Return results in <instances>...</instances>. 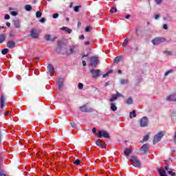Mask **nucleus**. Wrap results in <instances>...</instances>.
I'll use <instances>...</instances> for the list:
<instances>
[{
    "mask_svg": "<svg viewBox=\"0 0 176 176\" xmlns=\"http://www.w3.org/2000/svg\"><path fill=\"white\" fill-rule=\"evenodd\" d=\"M83 57H87V55H83V56H82V58H83Z\"/></svg>",
    "mask_w": 176,
    "mask_h": 176,
    "instance_id": "774afa93",
    "label": "nucleus"
},
{
    "mask_svg": "<svg viewBox=\"0 0 176 176\" xmlns=\"http://www.w3.org/2000/svg\"><path fill=\"white\" fill-rule=\"evenodd\" d=\"M47 69L49 71L48 75H50V76H53V75L52 74V72L54 71V67H53L52 64H50L47 66Z\"/></svg>",
    "mask_w": 176,
    "mask_h": 176,
    "instance_id": "f3484780",
    "label": "nucleus"
},
{
    "mask_svg": "<svg viewBox=\"0 0 176 176\" xmlns=\"http://www.w3.org/2000/svg\"><path fill=\"white\" fill-rule=\"evenodd\" d=\"M118 74H122V70H118Z\"/></svg>",
    "mask_w": 176,
    "mask_h": 176,
    "instance_id": "e2e57ef3",
    "label": "nucleus"
},
{
    "mask_svg": "<svg viewBox=\"0 0 176 176\" xmlns=\"http://www.w3.org/2000/svg\"><path fill=\"white\" fill-rule=\"evenodd\" d=\"M74 164H76V166H79V164H80V160H76L74 161Z\"/></svg>",
    "mask_w": 176,
    "mask_h": 176,
    "instance_id": "c9c22d12",
    "label": "nucleus"
},
{
    "mask_svg": "<svg viewBox=\"0 0 176 176\" xmlns=\"http://www.w3.org/2000/svg\"><path fill=\"white\" fill-rule=\"evenodd\" d=\"M131 119H133V118H135V116H137V113H135V110H133V111H131L130 113V115H129Z\"/></svg>",
    "mask_w": 176,
    "mask_h": 176,
    "instance_id": "bb28decb",
    "label": "nucleus"
},
{
    "mask_svg": "<svg viewBox=\"0 0 176 176\" xmlns=\"http://www.w3.org/2000/svg\"><path fill=\"white\" fill-rule=\"evenodd\" d=\"M45 41L53 42L54 39H57V37H52L51 34H45L44 36Z\"/></svg>",
    "mask_w": 176,
    "mask_h": 176,
    "instance_id": "4468645a",
    "label": "nucleus"
},
{
    "mask_svg": "<svg viewBox=\"0 0 176 176\" xmlns=\"http://www.w3.org/2000/svg\"><path fill=\"white\" fill-rule=\"evenodd\" d=\"M7 47H9V49H14V47H16V43L13 41H9L7 43Z\"/></svg>",
    "mask_w": 176,
    "mask_h": 176,
    "instance_id": "2eb2a0df",
    "label": "nucleus"
},
{
    "mask_svg": "<svg viewBox=\"0 0 176 176\" xmlns=\"http://www.w3.org/2000/svg\"><path fill=\"white\" fill-rule=\"evenodd\" d=\"M90 32V28L89 26H87L86 28H85V32Z\"/></svg>",
    "mask_w": 176,
    "mask_h": 176,
    "instance_id": "8fccbe9b",
    "label": "nucleus"
},
{
    "mask_svg": "<svg viewBox=\"0 0 176 176\" xmlns=\"http://www.w3.org/2000/svg\"><path fill=\"white\" fill-rule=\"evenodd\" d=\"M157 5H161L162 4V0H155Z\"/></svg>",
    "mask_w": 176,
    "mask_h": 176,
    "instance_id": "c03bdc74",
    "label": "nucleus"
},
{
    "mask_svg": "<svg viewBox=\"0 0 176 176\" xmlns=\"http://www.w3.org/2000/svg\"><path fill=\"white\" fill-rule=\"evenodd\" d=\"M10 113L9 111L6 112L5 116H8V115H9Z\"/></svg>",
    "mask_w": 176,
    "mask_h": 176,
    "instance_id": "052dcab7",
    "label": "nucleus"
},
{
    "mask_svg": "<svg viewBox=\"0 0 176 176\" xmlns=\"http://www.w3.org/2000/svg\"><path fill=\"white\" fill-rule=\"evenodd\" d=\"M148 140H149V135L147 134V135H146L144 137L143 141L146 142V141H148Z\"/></svg>",
    "mask_w": 176,
    "mask_h": 176,
    "instance_id": "f704fd0d",
    "label": "nucleus"
},
{
    "mask_svg": "<svg viewBox=\"0 0 176 176\" xmlns=\"http://www.w3.org/2000/svg\"><path fill=\"white\" fill-rule=\"evenodd\" d=\"M78 50H79L78 49V46H76V45H72V46H70V48H69V54H74V53H76V52H78Z\"/></svg>",
    "mask_w": 176,
    "mask_h": 176,
    "instance_id": "9b49d317",
    "label": "nucleus"
},
{
    "mask_svg": "<svg viewBox=\"0 0 176 176\" xmlns=\"http://www.w3.org/2000/svg\"><path fill=\"white\" fill-rule=\"evenodd\" d=\"M10 36H14V31H11L10 32Z\"/></svg>",
    "mask_w": 176,
    "mask_h": 176,
    "instance_id": "3c124183",
    "label": "nucleus"
},
{
    "mask_svg": "<svg viewBox=\"0 0 176 176\" xmlns=\"http://www.w3.org/2000/svg\"><path fill=\"white\" fill-rule=\"evenodd\" d=\"M96 144L98 146H100V148H102V149L105 148V143H103L101 140H96Z\"/></svg>",
    "mask_w": 176,
    "mask_h": 176,
    "instance_id": "dca6fc26",
    "label": "nucleus"
},
{
    "mask_svg": "<svg viewBox=\"0 0 176 176\" xmlns=\"http://www.w3.org/2000/svg\"><path fill=\"white\" fill-rule=\"evenodd\" d=\"M97 64H98V58L96 57V56H92L91 58V67H97Z\"/></svg>",
    "mask_w": 176,
    "mask_h": 176,
    "instance_id": "0eeeda50",
    "label": "nucleus"
},
{
    "mask_svg": "<svg viewBox=\"0 0 176 176\" xmlns=\"http://www.w3.org/2000/svg\"><path fill=\"white\" fill-rule=\"evenodd\" d=\"M131 16L130 14H128L125 16V19H126L127 20H129V19H130Z\"/></svg>",
    "mask_w": 176,
    "mask_h": 176,
    "instance_id": "6e6d98bb",
    "label": "nucleus"
},
{
    "mask_svg": "<svg viewBox=\"0 0 176 176\" xmlns=\"http://www.w3.org/2000/svg\"><path fill=\"white\" fill-rule=\"evenodd\" d=\"M63 85H64V79L59 78L58 80V86L59 89H61V87H63Z\"/></svg>",
    "mask_w": 176,
    "mask_h": 176,
    "instance_id": "412c9836",
    "label": "nucleus"
},
{
    "mask_svg": "<svg viewBox=\"0 0 176 176\" xmlns=\"http://www.w3.org/2000/svg\"><path fill=\"white\" fill-rule=\"evenodd\" d=\"M91 74H92L93 78H97L100 76V74L101 73V70L100 69H91L90 71Z\"/></svg>",
    "mask_w": 176,
    "mask_h": 176,
    "instance_id": "1a4fd4ad",
    "label": "nucleus"
},
{
    "mask_svg": "<svg viewBox=\"0 0 176 176\" xmlns=\"http://www.w3.org/2000/svg\"><path fill=\"white\" fill-rule=\"evenodd\" d=\"M110 109H111V111H113V112H115L116 111H118V107H116V104L115 102H111V103Z\"/></svg>",
    "mask_w": 176,
    "mask_h": 176,
    "instance_id": "aec40b11",
    "label": "nucleus"
},
{
    "mask_svg": "<svg viewBox=\"0 0 176 176\" xmlns=\"http://www.w3.org/2000/svg\"><path fill=\"white\" fill-rule=\"evenodd\" d=\"M164 137V131H160L157 133L156 135H155L153 142L154 145H156L158 142H160L162 141V138Z\"/></svg>",
    "mask_w": 176,
    "mask_h": 176,
    "instance_id": "f257e3e1",
    "label": "nucleus"
},
{
    "mask_svg": "<svg viewBox=\"0 0 176 176\" xmlns=\"http://www.w3.org/2000/svg\"><path fill=\"white\" fill-rule=\"evenodd\" d=\"M52 19H58V13H55L52 15Z\"/></svg>",
    "mask_w": 176,
    "mask_h": 176,
    "instance_id": "58836bf2",
    "label": "nucleus"
},
{
    "mask_svg": "<svg viewBox=\"0 0 176 176\" xmlns=\"http://www.w3.org/2000/svg\"><path fill=\"white\" fill-rule=\"evenodd\" d=\"M9 52V50L8 48H5L1 51V54H3V56L8 54Z\"/></svg>",
    "mask_w": 176,
    "mask_h": 176,
    "instance_id": "c756f323",
    "label": "nucleus"
},
{
    "mask_svg": "<svg viewBox=\"0 0 176 176\" xmlns=\"http://www.w3.org/2000/svg\"><path fill=\"white\" fill-rule=\"evenodd\" d=\"M164 41V38L162 37H156L151 41V43H153V45H160V43H162Z\"/></svg>",
    "mask_w": 176,
    "mask_h": 176,
    "instance_id": "39448f33",
    "label": "nucleus"
},
{
    "mask_svg": "<svg viewBox=\"0 0 176 176\" xmlns=\"http://www.w3.org/2000/svg\"><path fill=\"white\" fill-rule=\"evenodd\" d=\"M98 138H101L104 137V138H109V134H108V132L107 131H100L98 134Z\"/></svg>",
    "mask_w": 176,
    "mask_h": 176,
    "instance_id": "423d86ee",
    "label": "nucleus"
},
{
    "mask_svg": "<svg viewBox=\"0 0 176 176\" xmlns=\"http://www.w3.org/2000/svg\"><path fill=\"white\" fill-rule=\"evenodd\" d=\"M121 59H122V57H120V56H117V57L115 58V63H119V61H120Z\"/></svg>",
    "mask_w": 176,
    "mask_h": 176,
    "instance_id": "e433bc0d",
    "label": "nucleus"
},
{
    "mask_svg": "<svg viewBox=\"0 0 176 176\" xmlns=\"http://www.w3.org/2000/svg\"><path fill=\"white\" fill-rule=\"evenodd\" d=\"M97 130L96 129V128H93L92 129V133H94V134H96V131Z\"/></svg>",
    "mask_w": 176,
    "mask_h": 176,
    "instance_id": "864d4df0",
    "label": "nucleus"
},
{
    "mask_svg": "<svg viewBox=\"0 0 176 176\" xmlns=\"http://www.w3.org/2000/svg\"><path fill=\"white\" fill-rule=\"evenodd\" d=\"M79 39H85V36L84 35H80L79 36Z\"/></svg>",
    "mask_w": 176,
    "mask_h": 176,
    "instance_id": "603ef678",
    "label": "nucleus"
},
{
    "mask_svg": "<svg viewBox=\"0 0 176 176\" xmlns=\"http://www.w3.org/2000/svg\"><path fill=\"white\" fill-rule=\"evenodd\" d=\"M148 149L149 146L148 144H144L140 148V152L142 155H145V153H148Z\"/></svg>",
    "mask_w": 176,
    "mask_h": 176,
    "instance_id": "6e6552de",
    "label": "nucleus"
},
{
    "mask_svg": "<svg viewBox=\"0 0 176 176\" xmlns=\"http://www.w3.org/2000/svg\"><path fill=\"white\" fill-rule=\"evenodd\" d=\"M173 73H174V70L173 69H170L164 73V76H168V75H171V74H173Z\"/></svg>",
    "mask_w": 176,
    "mask_h": 176,
    "instance_id": "b1692460",
    "label": "nucleus"
},
{
    "mask_svg": "<svg viewBox=\"0 0 176 176\" xmlns=\"http://www.w3.org/2000/svg\"><path fill=\"white\" fill-rule=\"evenodd\" d=\"M124 153L126 156H130V154L131 153V150L130 148H126L124 151Z\"/></svg>",
    "mask_w": 176,
    "mask_h": 176,
    "instance_id": "a878e982",
    "label": "nucleus"
},
{
    "mask_svg": "<svg viewBox=\"0 0 176 176\" xmlns=\"http://www.w3.org/2000/svg\"><path fill=\"white\" fill-rule=\"evenodd\" d=\"M154 19L155 20H159V19H160V15L159 14L154 15Z\"/></svg>",
    "mask_w": 176,
    "mask_h": 176,
    "instance_id": "79ce46f5",
    "label": "nucleus"
},
{
    "mask_svg": "<svg viewBox=\"0 0 176 176\" xmlns=\"http://www.w3.org/2000/svg\"><path fill=\"white\" fill-rule=\"evenodd\" d=\"M165 53H166V54H168L169 56H174V52L171 51H166Z\"/></svg>",
    "mask_w": 176,
    "mask_h": 176,
    "instance_id": "4c0bfd02",
    "label": "nucleus"
},
{
    "mask_svg": "<svg viewBox=\"0 0 176 176\" xmlns=\"http://www.w3.org/2000/svg\"><path fill=\"white\" fill-rule=\"evenodd\" d=\"M129 160L134 167H141V162L136 157L132 156Z\"/></svg>",
    "mask_w": 176,
    "mask_h": 176,
    "instance_id": "f03ea898",
    "label": "nucleus"
},
{
    "mask_svg": "<svg viewBox=\"0 0 176 176\" xmlns=\"http://www.w3.org/2000/svg\"><path fill=\"white\" fill-rule=\"evenodd\" d=\"M66 21H69V18H66Z\"/></svg>",
    "mask_w": 176,
    "mask_h": 176,
    "instance_id": "338daca9",
    "label": "nucleus"
},
{
    "mask_svg": "<svg viewBox=\"0 0 176 176\" xmlns=\"http://www.w3.org/2000/svg\"><path fill=\"white\" fill-rule=\"evenodd\" d=\"M90 43V42L89 41H85V45H86V46H87V45H89Z\"/></svg>",
    "mask_w": 176,
    "mask_h": 176,
    "instance_id": "4d7b16f0",
    "label": "nucleus"
},
{
    "mask_svg": "<svg viewBox=\"0 0 176 176\" xmlns=\"http://www.w3.org/2000/svg\"><path fill=\"white\" fill-rule=\"evenodd\" d=\"M80 25H81L80 22H78V27H80Z\"/></svg>",
    "mask_w": 176,
    "mask_h": 176,
    "instance_id": "680f3d73",
    "label": "nucleus"
},
{
    "mask_svg": "<svg viewBox=\"0 0 176 176\" xmlns=\"http://www.w3.org/2000/svg\"><path fill=\"white\" fill-rule=\"evenodd\" d=\"M78 89H79L80 90H82V89H83V84L79 82V83H78Z\"/></svg>",
    "mask_w": 176,
    "mask_h": 176,
    "instance_id": "a19ab883",
    "label": "nucleus"
},
{
    "mask_svg": "<svg viewBox=\"0 0 176 176\" xmlns=\"http://www.w3.org/2000/svg\"><path fill=\"white\" fill-rule=\"evenodd\" d=\"M6 25H7V27H10V23L7 22V23H6Z\"/></svg>",
    "mask_w": 176,
    "mask_h": 176,
    "instance_id": "bf43d9fd",
    "label": "nucleus"
},
{
    "mask_svg": "<svg viewBox=\"0 0 176 176\" xmlns=\"http://www.w3.org/2000/svg\"><path fill=\"white\" fill-rule=\"evenodd\" d=\"M127 83H129V80L124 78V79H121L120 80V84L121 85H127Z\"/></svg>",
    "mask_w": 176,
    "mask_h": 176,
    "instance_id": "c85d7f7f",
    "label": "nucleus"
},
{
    "mask_svg": "<svg viewBox=\"0 0 176 176\" xmlns=\"http://www.w3.org/2000/svg\"><path fill=\"white\" fill-rule=\"evenodd\" d=\"M140 127H146L148 126V123H149V121L148 120V118L143 117L140 120Z\"/></svg>",
    "mask_w": 176,
    "mask_h": 176,
    "instance_id": "20e7f679",
    "label": "nucleus"
},
{
    "mask_svg": "<svg viewBox=\"0 0 176 176\" xmlns=\"http://www.w3.org/2000/svg\"><path fill=\"white\" fill-rule=\"evenodd\" d=\"M40 23H45L46 21V19L42 18L41 19L39 20Z\"/></svg>",
    "mask_w": 176,
    "mask_h": 176,
    "instance_id": "49530a36",
    "label": "nucleus"
},
{
    "mask_svg": "<svg viewBox=\"0 0 176 176\" xmlns=\"http://www.w3.org/2000/svg\"><path fill=\"white\" fill-rule=\"evenodd\" d=\"M133 102H134V100L131 97H129L126 100V104H127V105H131Z\"/></svg>",
    "mask_w": 176,
    "mask_h": 176,
    "instance_id": "4be33fe9",
    "label": "nucleus"
},
{
    "mask_svg": "<svg viewBox=\"0 0 176 176\" xmlns=\"http://www.w3.org/2000/svg\"><path fill=\"white\" fill-rule=\"evenodd\" d=\"M112 72H113L112 70H109V72H107V74H103L102 78H107V76H108L109 74H112Z\"/></svg>",
    "mask_w": 176,
    "mask_h": 176,
    "instance_id": "2f4dec72",
    "label": "nucleus"
},
{
    "mask_svg": "<svg viewBox=\"0 0 176 176\" xmlns=\"http://www.w3.org/2000/svg\"><path fill=\"white\" fill-rule=\"evenodd\" d=\"M166 99L167 101H176V93L168 96Z\"/></svg>",
    "mask_w": 176,
    "mask_h": 176,
    "instance_id": "ddd939ff",
    "label": "nucleus"
},
{
    "mask_svg": "<svg viewBox=\"0 0 176 176\" xmlns=\"http://www.w3.org/2000/svg\"><path fill=\"white\" fill-rule=\"evenodd\" d=\"M117 94H113L111 97L109 99V102H113V101H116L119 97H123V95L119 93V91L116 92Z\"/></svg>",
    "mask_w": 176,
    "mask_h": 176,
    "instance_id": "7ed1b4c3",
    "label": "nucleus"
},
{
    "mask_svg": "<svg viewBox=\"0 0 176 176\" xmlns=\"http://www.w3.org/2000/svg\"><path fill=\"white\" fill-rule=\"evenodd\" d=\"M13 23L16 28H20V21L19 20L14 21Z\"/></svg>",
    "mask_w": 176,
    "mask_h": 176,
    "instance_id": "393cba45",
    "label": "nucleus"
},
{
    "mask_svg": "<svg viewBox=\"0 0 176 176\" xmlns=\"http://www.w3.org/2000/svg\"><path fill=\"white\" fill-rule=\"evenodd\" d=\"M0 175H1V176H6V175H5V174H3V173H1Z\"/></svg>",
    "mask_w": 176,
    "mask_h": 176,
    "instance_id": "0e129e2a",
    "label": "nucleus"
},
{
    "mask_svg": "<svg viewBox=\"0 0 176 176\" xmlns=\"http://www.w3.org/2000/svg\"><path fill=\"white\" fill-rule=\"evenodd\" d=\"M82 112H93V109L91 108L87 107V105L85 104L80 107Z\"/></svg>",
    "mask_w": 176,
    "mask_h": 176,
    "instance_id": "9d476101",
    "label": "nucleus"
},
{
    "mask_svg": "<svg viewBox=\"0 0 176 176\" xmlns=\"http://www.w3.org/2000/svg\"><path fill=\"white\" fill-rule=\"evenodd\" d=\"M60 31H65L67 34H72V30L69 29L68 27H63L60 28Z\"/></svg>",
    "mask_w": 176,
    "mask_h": 176,
    "instance_id": "a211bd4d",
    "label": "nucleus"
},
{
    "mask_svg": "<svg viewBox=\"0 0 176 176\" xmlns=\"http://www.w3.org/2000/svg\"><path fill=\"white\" fill-rule=\"evenodd\" d=\"M71 126L73 129H75V127H76V124H75V122H71Z\"/></svg>",
    "mask_w": 176,
    "mask_h": 176,
    "instance_id": "09e8293b",
    "label": "nucleus"
},
{
    "mask_svg": "<svg viewBox=\"0 0 176 176\" xmlns=\"http://www.w3.org/2000/svg\"><path fill=\"white\" fill-rule=\"evenodd\" d=\"M82 65L83 67H86L87 65L86 62L85 60H82Z\"/></svg>",
    "mask_w": 176,
    "mask_h": 176,
    "instance_id": "5fc2aeb1",
    "label": "nucleus"
},
{
    "mask_svg": "<svg viewBox=\"0 0 176 176\" xmlns=\"http://www.w3.org/2000/svg\"><path fill=\"white\" fill-rule=\"evenodd\" d=\"M31 36L34 39H36L38 36H39V34H38V32H36V30L32 29L30 32Z\"/></svg>",
    "mask_w": 176,
    "mask_h": 176,
    "instance_id": "f8f14e48",
    "label": "nucleus"
},
{
    "mask_svg": "<svg viewBox=\"0 0 176 176\" xmlns=\"http://www.w3.org/2000/svg\"><path fill=\"white\" fill-rule=\"evenodd\" d=\"M129 43V38H126L122 44L123 47L127 46V44Z\"/></svg>",
    "mask_w": 176,
    "mask_h": 176,
    "instance_id": "473e14b6",
    "label": "nucleus"
},
{
    "mask_svg": "<svg viewBox=\"0 0 176 176\" xmlns=\"http://www.w3.org/2000/svg\"><path fill=\"white\" fill-rule=\"evenodd\" d=\"M25 9L27 12H31L32 10V6L31 5H26Z\"/></svg>",
    "mask_w": 176,
    "mask_h": 176,
    "instance_id": "cd10ccee",
    "label": "nucleus"
},
{
    "mask_svg": "<svg viewBox=\"0 0 176 176\" xmlns=\"http://www.w3.org/2000/svg\"><path fill=\"white\" fill-rule=\"evenodd\" d=\"M72 6H74V4L72 3H71L70 8H72Z\"/></svg>",
    "mask_w": 176,
    "mask_h": 176,
    "instance_id": "69168bd1",
    "label": "nucleus"
},
{
    "mask_svg": "<svg viewBox=\"0 0 176 176\" xmlns=\"http://www.w3.org/2000/svg\"><path fill=\"white\" fill-rule=\"evenodd\" d=\"M4 19L6 20H9L10 19V16L9 14H6Z\"/></svg>",
    "mask_w": 176,
    "mask_h": 176,
    "instance_id": "a18cd8bd",
    "label": "nucleus"
},
{
    "mask_svg": "<svg viewBox=\"0 0 176 176\" xmlns=\"http://www.w3.org/2000/svg\"><path fill=\"white\" fill-rule=\"evenodd\" d=\"M173 140L175 141L176 140V131L175 132V135L173 136Z\"/></svg>",
    "mask_w": 176,
    "mask_h": 176,
    "instance_id": "13d9d810",
    "label": "nucleus"
},
{
    "mask_svg": "<svg viewBox=\"0 0 176 176\" xmlns=\"http://www.w3.org/2000/svg\"><path fill=\"white\" fill-rule=\"evenodd\" d=\"M10 14H11L12 16H17L18 13H17V12H16V11H12V12H10Z\"/></svg>",
    "mask_w": 176,
    "mask_h": 176,
    "instance_id": "ea45409f",
    "label": "nucleus"
},
{
    "mask_svg": "<svg viewBox=\"0 0 176 176\" xmlns=\"http://www.w3.org/2000/svg\"><path fill=\"white\" fill-rule=\"evenodd\" d=\"M5 39H6V35L4 34H0V43H3Z\"/></svg>",
    "mask_w": 176,
    "mask_h": 176,
    "instance_id": "5701e85b",
    "label": "nucleus"
},
{
    "mask_svg": "<svg viewBox=\"0 0 176 176\" xmlns=\"http://www.w3.org/2000/svg\"><path fill=\"white\" fill-rule=\"evenodd\" d=\"M118 12V9L116 8H113L110 10L111 13H116Z\"/></svg>",
    "mask_w": 176,
    "mask_h": 176,
    "instance_id": "72a5a7b5",
    "label": "nucleus"
},
{
    "mask_svg": "<svg viewBox=\"0 0 176 176\" xmlns=\"http://www.w3.org/2000/svg\"><path fill=\"white\" fill-rule=\"evenodd\" d=\"M163 28H164V30H168V26L167 25V24H164Z\"/></svg>",
    "mask_w": 176,
    "mask_h": 176,
    "instance_id": "de8ad7c7",
    "label": "nucleus"
},
{
    "mask_svg": "<svg viewBox=\"0 0 176 176\" xmlns=\"http://www.w3.org/2000/svg\"><path fill=\"white\" fill-rule=\"evenodd\" d=\"M36 17L37 19H39V17H42V12H40V11H37V12H36Z\"/></svg>",
    "mask_w": 176,
    "mask_h": 176,
    "instance_id": "7c9ffc66",
    "label": "nucleus"
},
{
    "mask_svg": "<svg viewBox=\"0 0 176 176\" xmlns=\"http://www.w3.org/2000/svg\"><path fill=\"white\" fill-rule=\"evenodd\" d=\"M1 108H5V96L2 95L0 98Z\"/></svg>",
    "mask_w": 176,
    "mask_h": 176,
    "instance_id": "6ab92c4d",
    "label": "nucleus"
},
{
    "mask_svg": "<svg viewBox=\"0 0 176 176\" xmlns=\"http://www.w3.org/2000/svg\"><path fill=\"white\" fill-rule=\"evenodd\" d=\"M79 8L80 7L78 6L74 7V12H79Z\"/></svg>",
    "mask_w": 176,
    "mask_h": 176,
    "instance_id": "37998d69",
    "label": "nucleus"
}]
</instances>
